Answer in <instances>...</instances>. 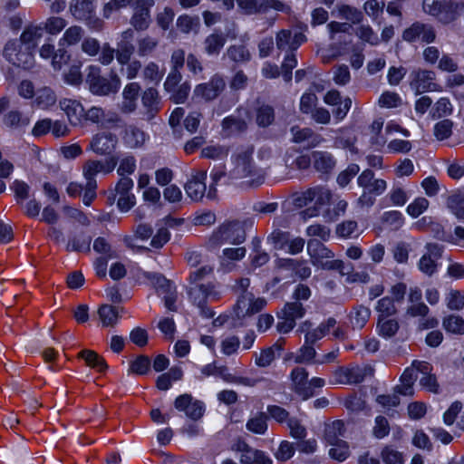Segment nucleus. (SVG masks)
<instances>
[{
  "label": "nucleus",
  "mask_w": 464,
  "mask_h": 464,
  "mask_svg": "<svg viewBox=\"0 0 464 464\" xmlns=\"http://www.w3.org/2000/svg\"><path fill=\"white\" fill-rule=\"evenodd\" d=\"M255 148L247 145L239 148L233 155L234 168L229 171V178L232 179H247V185L251 188H257L265 181V171L257 167L253 160Z\"/></svg>",
  "instance_id": "f257e3e1"
},
{
  "label": "nucleus",
  "mask_w": 464,
  "mask_h": 464,
  "mask_svg": "<svg viewBox=\"0 0 464 464\" xmlns=\"http://www.w3.org/2000/svg\"><path fill=\"white\" fill-rule=\"evenodd\" d=\"M85 84L93 95L109 96L118 92L121 82L114 71L105 77L102 74V69L99 66L89 65L86 68Z\"/></svg>",
  "instance_id": "f03ea898"
},
{
  "label": "nucleus",
  "mask_w": 464,
  "mask_h": 464,
  "mask_svg": "<svg viewBox=\"0 0 464 464\" xmlns=\"http://www.w3.org/2000/svg\"><path fill=\"white\" fill-rule=\"evenodd\" d=\"M2 54L10 64L24 70H30L34 65V53L16 38L5 44Z\"/></svg>",
  "instance_id": "7ed1b4c3"
},
{
  "label": "nucleus",
  "mask_w": 464,
  "mask_h": 464,
  "mask_svg": "<svg viewBox=\"0 0 464 464\" xmlns=\"http://www.w3.org/2000/svg\"><path fill=\"white\" fill-rule=\"evenodd\" d=\"M246 239V232L238 221L220 225L208 237V246L216 248L223 244L239 245Z\"/></svg>",
  "instance_id": "20e7f679"
},
{
  "label": "nucleus",
  "mask_w": 464,
  "mask_h": 464,
  "mask_svg": "<svg viewBox=\"0 0 464 464\" xmlns=\"http://www.w3.org/2000/svg\"><path fill=\"white\" fill-rule=\"evenodd\" d=\"M191 302L198 307L200 314L206 318H212L215 313L207 306L208 301L218 300L221 294L211 283L196 285L188 290Z\"/></svg>",
  "instance_id": "39448f33"
},
{
  "label": "nucleus",
  "mask_w": 464,
  "mask_h": 464,
  "mask_svg": "<svg viewBox=\"0 0 464 464\" xmlns=\"http://www.w3.org/2000/svg\"><path fill=\"white\" fill-rule=\"evenodd\" d=\"M436 74L433 71L414 69L410 73V86L416 95L426 92L440 91V87L434 82Z\"/></svg>",
  "instance_id": "423d86ee"
},
{
  "label": "nucleus",
  "mask_w": 464,
  "mask_h": 464,
  "mask_svg": "<svg viewBox=\"0 0 464 464\" xmlns=\"http://www.w3.org/2000/svg\"><path fill=\"white\" fill-rule=\"evenodd\" d=\"M305 308L301 302H287L281 311L276 328L280 333H289L295 326V320L305 314Z\"/></svg>",
  "instance_id": "0eeeda50"
},
{
  "label": "nucleus",
  "mask_w": 464,
  "mask_h": 464,
  "mask_svg": "<svg viewBox=\"0 0 464 464\" xmlns=\"http://www.w3.org/2000/svg\"><path fill=\"white\" fill-rule=\"evenodd\" d=\"M232 450L240 453L241 464H273L264 451L252 448L243 440H237L232 445Z\"/></svg>",
  "instance_id": "6e6552de"
},
{
  "label": "nucleus",
  "mask_w": 464,
  "mask_h": 464,
  "mask_svg": "<svg viewBox=\"0 0 464 464\" xmlns=\"http://www.w3.org/2000/svg\"><path fill=\"white\" fill-rule=\"evenodd\" d=\"M425 249L426 253L420 257L418 268L426 276H431L437 272V262L442 256L443 246L437 243H427Z\"/></svg>",
  "instance_id": "1a4fd4ad"
},
{
  "label": "nucleus",
  "mask_w": 464,
  "mask_h": 464,
  "mask_svg": "<svg viewBox=\"0 0 464 464\" xmlns=\"http://www.w3.org/2000/svg\"><path fill=\"white\" fill-rule=\"evenodd\" d=\"M276 46L280 52H295L301 44L307 41V37L301 32L293 33L289 29H282L276 34Z\"/></svg>",
  "instance_id": "9d476101"
},
{
  "label": "nucleus",
  "mask_w": 464,
  "mask_h": 464,
  "mask_svg": "<svg viewBox=\"0 0 464 464\" xmlns=\"http://www.w3.org/2000/svg\"><path fill=\"white\" fill-rule=\"evenodd\" d=\"M226 82L220 75H214L209 82L200 83L194 89L193 97L206 102L215 100L225 90Z\"/></svg>",
  "instance_id": "9b49d317"
},
{
  "label": "nucleus",
  "mask_w": 464,
  "mask_h": 464,
  "mask_svg": "<svg viewBox=\"0 0 464 464\" xmlns=\"http://www.w3.org/2000/svg\"><path fill=\"white\" fill-rule=\"evenodd\" d=\"M313 200L315 201L314 206L305 208L299 213L300 218L306 221L308 218L317 217L320 214V208L330 204L333 200V194L330 189L325 187L316 186L312 188Z\"/></svg>",
  "instance_id": "f8f14e48"
},
{
  "label": "nucleus",
  "mask_w": 464,
  "mask_h": 464,
  "mask_svg": "<svg viewBox=\"0 0 464 464\" xmlns=\"http://www.w3.org/2000/svg\"><path fill=\"white\" fill-rule=\"evenodd\" d=\"M207 170H193L190 179L184 185V189L188 198L193 201H200L207 192Z\"/></svg>",
  "instance_id": "ddd939ff"
},
{
  "label": "nucleus",
  "mask_w": 464,
  "mask_h": 464,
  "mask_svg": "<svg viewBox=\"0 0 464 464\" xmlns=\"http://www.w3.org/2000/svg\"><path fill=\"white\" fill-rule=\"evenodd\" d=\"M291 390L303 400L314 395V390L308 383V372L303 367H295L290 373Z\"/></svg>",
  "instance_id": "4468645a"
},
{
  "label": "nucleus",
  "mask_w": 464,
  "mask_h": 464,
  "mask_svg": "<svg viewBox=\"0 0 464 464\" xmlns=\"http://www.w3.org/2000/svg\"><path fill=\"white\" fill-rule=\"evenodd\" d=\"M307 253L312 264L322 269H325L324 266L331 264V259L334 256L333 251L317 239L308 240Z\"/></svg>",
  "instance_id": "2eb2a0df"
},
{
  "label": "nucleus",
  "mask_w": 464,
  "mask_h": 464,
  "mask_svg": "<svg viewBox=\"0 0 464 464\" xmlns=\"http://www.w3.org/2000/svg\"><path fill=\"white\" fill-rule=\"evenodd\" d=\"M436 34L433 27L420 22L413 23L402 33V39L409 43L420 40L422 43L430 44L435 40Z\"/></svg>",
  "instance_id": "dca6fc26"
},
{
  "label": "nucleus",
  "mask_w": 464,
  "mask_h": 464,
  "mask_svg": "<svg viewBox=\"0 0 464 464\" xmlns=\"http://www.w3.org/2000/svg\"><path fill=\"white\" fill-rule=\"evenodd\" d=\"M117 143L118 138L114 133L102 131L92 137L90 149L98 155H111L116 149Z\"/></svg>",
  "instance_id": "f3484780"
},
{
  "label": "nucleus",
  "mask_w": 464,
  "mask_h": 464,
  "mask_svg": "<svg viewBox=\"0 0 464 464\" xmlns=\"http://www.w3.org/2000/svg\"><path fill=\"white\" fill-rule=\"evenodd\" d=\"M134 186L129 177H121L117 182L115 190L119 195L117 205L121 211H128L135 205V196L130 193Z\"/></svg>",
  "instance_id": "a211bd4d"
},
{
  "label": "nucleus",
  "mask_w": 464,
  "mask_h": 464,
  "mask_svg": "<svg viewBox=\"0 0 464 464\" xmlns=\"http://www.w3.org/2000/svg\"><path fill=\"white\" fill-rule=\"evenodd\" d=\"M117 162L118 160L115 157H111L109 160L105 161L88 160L83 165V176L86 179V182L96 181L95 176L98 173H110L114 169V168L117 165Z\"/></svg>",
  "instance_id": "6ab92c4d"
},
{
  "label": "nucleus",
  "mask_w": 464,
  "mask_h": 464,
  "mask_svg": "<svg viewBox=\"0 0 464 464\" xmlns=\"http://www.w3.org/2000/svg\"><path fill=\"white\" fill-rule=\"evenodd\" d=\"M175 408L185 411L186 415L192 420H198L202 417L204 406L201 401H193L190 394H182L179 396L174 402Z\"/></svg>",
  "instance_id": "aec40b11"
},
{
  "label": "nucleus",
  "mask_w": 464,
  "mask_h": 464,
  "mask_svg": "<svg viewBox=\"0 0 464 464\" xmlns=\"http://www.w3.org/2000/svg\"><path fill=\"white\" fill-rule=\"evenodd\" d=\"M290 132L293 136V141L295 143L303 144L306 149L314 148L324 140L320 134L315 133L310 128H300L298 126H293L290 129Z\"/></svg>",
  "instance_id": "412c9836"
},
{
  "label": "nucleus",
  "mask_w": 464,
  "mask_h": 464,
  "mask_svg": "<svg viewBox=\"0 0 464 464\" xmlns=\"http://www.w3.org/2000/svg\"><path fill=\"white\" fill-rule=\"evenodd\" d=\"M95 2L96 0H71L70 12L75 19L90 23L95 15Z\"/></svg>",
  "instance_id": "4be33fe9"
},
{
  "label": "nucleus",
  "mask_w": 464,
  "mask_h": 464,
  "mask_svg": "<svg viewBox=\"0 0 464 464\" xmlns=\"http://www.w3.org/2000/svg\"><path fill=\"white\" fill-rule=\"evenodd\" d=\"M358 185L363 188V191L374 193V195H382L386 188L387 183L384 179H375L374 173L371 169L363 170L357 179Z\"/></svg>",
  "instance_id": "5701e85b"
},
{
  "label": "nucleus",
  "mask_w": 464,
  "mask_h": 464,
  "mask_svg": "<svg viewBox=\"0 0 464 464\" xmlns=\"http://www.w3.org/2000/svg\"><path fill=\"white\" fill-rule=\"evenodd\" d=\"M144 108L143 117L146 121H151L160 110V98L155 88H148L141 97Z\"/></svg>",
  "instance_id": "b1692460"
},
{
  "label": "nucleus",
  "mask_w": 464,
  "mask_h": 464,
  "mask_svg": "<svg viewBox=\"0 0 464 464\" xmlns=\"http://www.w3.org/2000/svg\"><path fill=\"white\" fill-rule=\"evenodd\" d=\"M60 108L65 112L71 124L77 125L83 118V106L76 100L63 99L59 102Z\"/></svg>",
  "instance_id": "393cba45"
},
{
  "label": "nucleus",
  "mask_w": 464,
  "mask_h": 464,
  "mask_svg": "<svg viewBox=\"0 0 464 464\" xmlns=\"http://www.w3.org/2000/svg\"><path fill=\"white\" fill-rule=\"evenodd\" d=\"M464 13V2L457 0H445L439 20L444 24L453 22Z\"/></svg>",
  "instance_id": "a878e982"
},
{
  "label": "nucleus",
  "mask_w": 464,
  "mask_h": 464,
  "mask_svg": "<svg viewBox=\"0 0 464 464\" xmlns=\"http://www.w3.org/2000/svg\"><path fill=\"white\" fill-rule=\"evenodd\" d=\"M327 28L329 31L330 40L335 42L334 44L330 45V48L332 50H337L339 49L338 45H341L343 44H348L350 43V41H343L341 35L342 34H351L350 31L352 29V25L350 24L332 21L327 24Z\"/></svg>",
  "instance_id": "bb28decb"
},
{
  "label": "nucleus",
  "mask_w": 464,
  "mask_h": 464,
  "mask_svg": "<svg viewBox=\"0 0 464 464\" xmlns=\"http://www.w3.org/2000/svg\"><path fill=\"white\" fill-rule=\"evenodd\" d=\"M313 166L322 174H329L335 168L336 161L327 151H314L312 153Z\"/></svg>",
  "instance_id": "cd10ccee"
},
{
  "label": "nucleus",
  "mask_w": 464,
  "mask_h": 464,
  "mask_svg": "<svg viewBox=\"0 0 464 464\" xmlns=\"http://www.w3.org/2000/svg\"><path fill=\"white\" fill-rule=\"evenodd\" d=\"M43 34L42 24H31L25 26L17 39L34 53L38 41L43 37Z\"/></svg>",
  "instance_id": "c85d7f7f"
},
{
  "label": "nucleus",
  "mask_w": 464,
  "mask_h": 464,
  "mask_svg": "<svg viewBox=\"0 0 464 464\" xmlns=\"http://www.w3.org/2000/svg\"><path fill=\"white\" fill-rule=\"evenodd\" d=\"M92 123L105 125L106 123H117L119 118L115 113L106 114L101 107L93 106L88 111H83V118Z\"/></svg>",
  "instance_id": "c756f323"
},
{
  "label": "nucleus",
  "mask_w": 464,
  "mask_h": 464,
  "mask_svg": "<svg viewBox=\"0 0 464 464\" xmlns=\"http://www.w3.org/2000/svg\"><path fill=\"white\" fill-rule=\"evenodd\" d=\"M227 42L226 35L221 32H215L208 35L204 42V51L209 56H218Z\"/></svg>",
  "instance_id": "7c9ffc66"
},
{
  "label": "nucleus",
  "mask_w": 464,
  "mask_h": 464,
  "mask_svg": "<svg viewBox=\"0 0 464 464\" xmlns=\"http://www.w3.org/2000/svg\"><path fill=\"white\" fill-rule=\"evenodd\" d=\"M57 96L53 89L44 86L38 89L34 95V105L42 110H48L55 105Z\"/></svg>",
  "instance_id": "2f4dec72"
},
{
  "label": "nucleus",
  "mask_w": 464,
  "mask_h": 464,
  "mask_svg": "<svg viewBox=\"0 0 464 464\" xmlns=\"http://www.w3.org/2000/svg\"><path fill=\"white\" fill-rule=\"evenodd\" d=\"M417 379V375L415 374V371L412 368V365L409 368H406L401 376V385H397L394 388V392L398 394H401L404 396H412L413 395V384Z\"/></svg>",
  "instance_id": "473e14b6"
},
{
  "label": "nucleus",
  "mask_w": 464,
  "mask_h": 464,
  "mask_svg": "<svg viewBox=\"0 0 464 464\" xmlns=\"http://www.w3.org/2000/svg\"><path fill=\"white\" fill-rule=\"evenodd\" d=\"M371 316V310L363 304L356 305L351 311L349 317L353 329H362L364 327Z\"/></svg>",
  "instance_id": "72a5a7b5"
},
{
  "label": "nucleus",
  "mask_w": 464,
  "mask_h": 464,
  "mask_svg": "<svg viewBox=\"0 0 464 464\" xmlns=\"http://www.w3.org/2000/svg\"><path fill=\"white\" fill-rule=\"evenodd\" d=\"M344 423L343 420H336L327 425L324 430V440L330 445L345 442L340 437L343 435Z\"/></svg>",
  "instance_id": "f704fd0d"
},
{
  "label": "nucleus",
  "mask_w": 464,
  "mask_h": 464,
  "mask_svg": "<svg viewBox=\"0 0 464 464\" xmlns=\"http://www.w3.org/2000/svg\"><path fill=\"white\" fill-rule=\"evenodd\" d=\"M78 357L83 359L88 366L99 372H103L108 368L105 360L92 350H82L79 353Z\"/></svg>",
  "instance_id": "c9c22d12"
},
{
  "label": "nucleus",
  "mask_w": 464,
  "mask_h": 464,
  "mask_svg": "<svg viewBox=\"0 0 464 464\" xmlns=\"http://www.w3.org/2000/svg\"><path fill=\"white\" fill-rule=\"evenodd\" d=\"M228 58L234 63H246L250 60L251 54L247 48L242 44H234L227 48L223 59Z\"/></svg>",
  "instance_id": "e433bc0d"
},
{
  "label": "nucleus",
  "mask_w": 464,
  "mask_h": 464,
  "mask_svg": "<svg viewBox=\"0 0 464 464\" xmlns=\"http://www.w3.org/2000/svg\"><path fill=\"white\" fill-rule=\"evenodd\" d=\"M158 45V38L146 34L137 40V53L140 57L150 55Z\"/></svg>",
  "instance_id": "4c0bfd02"
},
{
  "label": "nucleus",
  "mask_w": 464,
  "mask_h": 464,
  "mask_svg": "<svg viewBox=\"0 0 464 464\" xmlns=\"http://www.w3.org/2000/svg\"><path fill=\"white\" fill-rule=\"evenodd\" d=\"M332 203L334 207L326 208L323 214L324 218L329 222L335 221L341 216H343L348 206L347 201L340 198H336L334 201L332 200Z\"/></svg>",
  "instance_id": "58836bf2"
},
{
  "label": "nucleus",
  "mask_w": 464,
  "mask_h": 464,
  "mask_svg": "<svg viewBox=\"0 0 464 464\" xmlns=\"http://www.w3.org/2000/svg\"><path fill=\"white\" fill-rule=\"evenodd\" d=\"M442 326L446 332L462 335L464 334V319L457 314H450L443 318Z\"/></svg>",
  "instance_id": "ea45409f"
},
{
  "label": "nucleus",
  "mask_w": 464,
  "mask_h": 464,
  "mask_svg": "<svg viewBox=\"0 0 464 464\" xmlns=\"http://www.w3.org/2000/svg\"><path fill=\"white\" fill-rule=\"evenodd\" d=\"M267 415L258 412L246 422V429L256 434H265L267 430Z\"/></svg>",
  "instance_id": "a19ab883"
},
{
  "label": "nucleus",
  "mask_w": 464,
  "mask_h": 464,
  "mask_svg": "<svg viewBox=\"0 0 464 464\" xmlns=\"http://www.w3.org/2000/svg\"><path fill=\"white\" fill-rule=\"evenodd\" d=\"M83 29L78 25H72L67 28L59 40V46L74 45L78 44L83 36Z\"/></svg>",
  "instance_id": "79ce46f5"
},
{
  "label": "nucleus",
  "mask_w": 464,
  "mask_h": 464,
  "mask_svg": "<svg viewBox=\"0 0 464 464\" xmlns=\"http://www.w3.org/2000/svg\"><path fill=\"white\" fill-rule=\"evenodd\" d=\"M256 123L259 127L266 128L275 121L274 108L268 104H262L256 109Z\"/></svg>",
  "instance_id": "37998d69"
},
{
  "label": "nucleus",
  "mask_w": 464,
  "mask_h": 464,
  "mask_svg": "<svg viewBox=\"0 0 464 464\" xmlns=\"http://www.w3.org/2000/svg\"><path fill=\"white\" fill-rule=\"evenodd\" d=\"M98 314L104 326L114 325L119 318V309L109 304L102 305Z\"/></svg>",
  "instance_id": "c03bdc74"
},
{
  "label": "nucleus",
  "mask_w": 464,
  "mask_h": 464,
  "mask_svg": "<svg viewBox=\"0 0 464 464\" xmlns=\"http://www.w3.org/2000/svg\"><path fill=\"white\" fill-rule=\"evenodd\" d=\"M237 3L246 14L266 13L265 0H237Z\"/></svg>",
  "instance_id": "a18cd8bd"
},
{
  "label": "nucleus",
  "mask_w": 464,
  "mask_h": 464,
  "mask_svg": "<svg viewBox=\"0 0 464 464\" xmlns=\"http://www.w3.org/2000/svg\"><path fill=\"white\" fill-rule=\"evenodd\" d=\"M377 328L379 334L385 337L390 338L396 334L399 330V323L395 319H388L387 317L379 318Z\"/></svg>",
  "instance_id": "49530a36"
},
{
  "label": "nucleus",
  "mask_w": 464,
  "mask_h": 464,
  "mask_svg": "<svg viewBox=\"0 0 464 464\" xmlns=\"http://www.w3.org/2000/svg\"><path fill=\"white\" fill-rule=\"evenodd\" d=\"M337 10L340 16L353 24H359L362 21L363 14L356 7L348 5H337Z\"/></svg>",
  "instance_id": "de8ad7c7"
},
{
  "label": "nucleus",
  "mask_w": 464,
  "mask_h": 464,
  "mask_svg": "<svg viewBox=\"0 0 464 464\" xmlns=\"http://www.w3.org/2000/svg\"><path fill=\"white\" fill-rule=\"evenodd\" d=\"M355 34L362 42L369 44L372 46L378 45L380 38L378 34L369 24H361L355 30Z\"/></svg>",
  "instance_id": "09e8293b"
},
{
  "label": "nucleus",
  "mask_w": 464,
  "mask_h": 464,
  "mask_svg": "<svg viewBox=\"0 0 464 464\" xmlns=\"http://www.w3.org/2000/svg\"><path fill=\"white\" fill-rule=\"evenodd\" d=\"M315 356L316 351L314 345L304 342L295 356V362L296 363H316Z\"/></svg>",
  "instance_id": "8fccbe9b"
},
{
  "label": "nucleus",
  "mask_w": 464,
  "mask_h": 464,
  "mask_svg": "<svg viewBox=\"0 0 464 464\" xmlns=\"http://www.w3.org/2000/svg\"><path fill=\"white\" fill-rule=\"evenodd\" d=\"M453 108L448 98H440L436 102L430 111V116L433 120L449 116L452 113Z\"/></svg>",
  "instance_id": "3c124183"
},
{
  "label": "nucleus",
  "mask_w": 464,
  "mask_h": 464,
  "mask_svg": "<svg viewBox=\"0 0 464 464\" xmlns=\"http://www.w3.org/2000/svg\"><path fill=\"white\" fill-rule=\"evenodd\" d=\"M150 14L148 10H142L136 7L130 24L137 31H144L150 26Z\"/></svg>",
  "instance_id": "603ef678"
},
{
  "label": "nucleus",
  "mask_w": 464,
  "mask_h": 464,
  "mask_svg": "<svg viewBox=\"0 0 464 464\" xmlns=\"http://www.w3.org/2000/svg\"><path fill=\"white\" fill-rule=\"evenodd\" d=\"M41 24L43 32L46 31L52 35H56L65 28L67 22L60 16H50L44 24Z\"/></svg>",
  "instance_id": "864d4df0"
},
{
  "label": "nucleus",
  "mask_w": 464,
  "mask_h": 464,
  "mask_svg": "<svg viewBox=\"0 0 464 464\" xmlns=\"http://www.w3.org/2000/svg\"><path fill=\"white\" fill-rule=\"evenodd\" d=\"M177 27L183 34H189L197 31L199 27V18L198 16L180 15L177 19Z\"/></svg>",
  "instance_id": "5fc2aeb1"
},
{
  "label": "nucleus",
  "mask_w": 464,
  "mask_h": 464,
  "mask_svg": "<svg viewBox=\"0 0 464 464\" xmlns=\"http://www.w3.org/2000/svg\"><path fill=\"white\" fill-rule=\"evenodd\" d=\"M4 122L8 127L20 128L27 126L30 120L19 111H10L5 115Z\"/></svg>",
  "instance_id": "6e6d98bb"
},
{
  "label": "nucleus",
  "mask_w": 464,
  "mask_h": 464,
  "mask_svg": "<svg viewBox=\"0 0 464 464\" xmlns=\"http://www.w3.org/2000/svg\"><path fill=\"white\" fill-rule=\"evenodd\" d=\"M251 298L252 293L240 294L235 306V313L238 319L249 316Z\"/></svg>",
  "instance_id": "4d7b16f0"
},
{
  "label": "nucleus",
  "mask_w": 464,
  "mask_h": 464,
  "mask_svg": "<svg viewBox=\"0 0 464 464\" xmlns=\"http://www.w3.org/2000/svg\"><path fill=\"white\" fill-rule=\"evenodd\" d=\"M222 128L228 134L242 132L246 130V122L243 119L229 116L223 120Z\"/></svg>",
  "instance_id": "13d9d810"
},
{
  "label": "nucleus",
  "mask_w": 464,
  "mask_h": 464,
  "mask_svg": "<svg viewBox=\"0 0 464 464\" xmlns=\"http://www.w3.org/2000/svg\"><path fill=\"white\" fill-rule=\"evenodd\" d=\"M144 276L150 281L158 292H169L170 288H172L170 281L162 275L145 272Z\"/></svg>",
  "instance_id": "bf43d9fd"
},
{
  "label": "nucleus",
  "mask_w": 464,
  "mask_h": 464,
  "mask_svg": "<svg viewBox=\"0 0 464 464\" xmlns=\"http://www.w3.org/2000/svg\"><path fill=\"white\" fill-rule=\"evenodd\" d=\"M135 50L132 43L119 42L116 50V59L121 65L127 64Z\"/></svg>",
  "instance_id": "052dcab7"
},
{
  "label": "nucleus",
  "mask_w": 464,
  "mask_h": 464,
  "mask_svg": "<svg viewBox=\"0 0 464 464\" xmlns=\"http://www.w3.org/2000/svg\"><path fill=\"white\" fill-rule=\"evenodd\" d=\"M373 372L374 370L372 366L365 365L349 370L347 376L351 382L360 383L364 381L366 376H372Z\"/></svg>",
  "instance_id": "680f3d73"
},
{
  "label": "nucleus",
  "mask_w": 464,
  "mask_h": 464,
  "mask_svg": "<svg viewBox=\"0 0 464 464\" xmlns=\"http://www.w3.org/2000/svg\"><path fill=\"white\" fill-rule=\"evenodd\" d=\"M267 239L275 248L283 249L289 242L290 234L280 229H275Z\"/></svg>",
  "instance_id": "e2e57ef3"
},
{
  "label": "nucleus",
  "mask_w": 464,
  "mask_h": 464,
  "mask_svg": "<svg viewBox=\"0 0 464 464\" xmlns=\"http://www.w3.org/2000/svg\"><path fill=\"white\" fill-rule=\"evenodd\" d=\"M453 122L445 119L437 122L434 126V135L439 140L448 139L452 133Z\"/></svg>",
  "instance_id": "0e129e2a"
},
{
  "label": "nucleus",
  "mask_w": 464,
  "mask_h": 464,
  "mask_svg": "<svg viewBox=\"0 0 464 464\" xmlns=\"http://www.w3.org/2000/svg\"><path fill=\"white\" fill-rule=\"evenodd\" d=\"M377 311L380 313V317H389L392 314H395L397 309L394 305V302L391 297H383L378 301Z\"/></svg>",
  "instance_id": "69168bd1"
},
{
  "label": "nucleus",
  "mask_w": 464,
  "mask_h": 464,
  "mask_svg": "<svg viewBox=\"0 0 464 464\" xmlns=\"http://www.w3.org/2000/svg\"><path fill=\"white\" fill-rule=\"evenodd\" d=\"M313 193L312 188H309L304 191L294 193L291 197L292 204L297 208L307 206L313 201Z\"/></svg>",
  "instance_id": "338daca9"
},
{
  "label": "nucleus",
  "mask_w": 464,
  "mask_h": 464,
  "mask_svg": "<svg viewBox=\"0 0 464 464\" xmlns=\"http://www.w3.org/2000/svg\"><path fill=\"white\" fill-rule=\"evenodd\" d=\"M382 459L385 464H402V455L392 447L386 446L382 451Z\"/></svg>",
  "instance_id": "774afa93"
}]
</instances>
